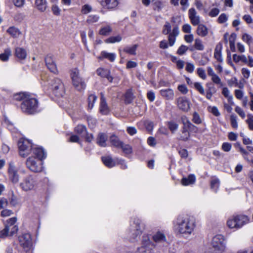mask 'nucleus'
<instances>
[{"instance_id":"obj_1","label":"nucleus","mask_w":253,"mask_h":253,"mask_svg":"<svg viewBox=\"0 0 253 253\" xmlns=\"http://www.w3.org/2000/svg\"><path fill=\"white\" fill-rule=\"evenodd\" d=\"M195 226V222L192 217L179 216L174 223L173 230L177 234L187 237L192 233Z\"/></svg>"},{"instance_id":"obj_2","label":"nucleus","mask_w":253,"mask_h":253,"mask_svg":"<svg viewBox=\"0 0 253 253\" xmlns=\"http://www.w3.org/2000/svg\"><path fill=\"white\" fill-rule=\"evenodd\" d=\"M16 100L22 101L21 109L27 114H32L37 112L38 108V101L31 95L26 93H19L14 95Z\"/></svg>"},{"instance_id":"obj_3","label":"nucleus","mask_w":253,"mask_h":253,"mask_svg":"<svg viewBox=\"0 0 253 253\" xmlns=\"http://www.w3.org/2000/svg\"><path fill=\"white\" fill-rule=\"evenodd\" d=\"M248 216L243 214L234 215L229 217L226 225L230 229L238 230L249 222Z\"/></svg>"},{"instance_id":"obj_4","label":"nucleus","mask_w":253,"mask_h":253,"mask_svg":"<svg viewBox=\"0 0 253 253\" xmlns=\"http://www.w3.org/2000/svg\"><path fill=\"white\" fill-rule=\"evenodd\" d=\"M226 244L225 238L221 235H217L214 236L207 249V252L209 253H222L225 250Z\"/></svg>"},{"instance_id":"obj_5","label":"nucleus","mask_w":253,"mask_h":253,"mask_svg":"<svg viewBox=\"0 0 253 253\" xmlns=\"http://www.w3.org/2000/svg\"><path fill=\"white\" fill-rule=\"evenodd\" d=\"M37 186L38 182L36 177L30 174L22 177L19 182V187L22 191L25 192L35 191Z\"/></svg>"},{"instance_id":"obj_6","label":"nucleus","mask_w":253,"mask_h":253,"mask_svg":"<svg viewBox=\"0 0 253 253\" xmlns=\"http://www.w3.org/2000/svg\"><path fill=\"white\" fill-rule=\"evenodd\" d=\"M144 230L143 225L140 221L137 220L130 225L128 233L127 238L131 242H135L138 241V238L141 235Z\"/></svg>"},{"instance_id":"obj_7","label":"nucleus","mask_w":253,"mask_h":253,"mask_svg":"<svg viewBox=\"0 0 253 253\" xmlns=\"http://www.w3.org/2000/svg\"><path fill=\"white\" fill-rule=\"evenodd\" d=\"M155 244L148 235H144L141 240V246L138 248L136 253H155L154 249Z\"/></svg>"},{"instance_id":"obj_8","label":"nucleus","mask_w":253,"mask_h":253,"mask_svg":"<svg viewBox=\"0 0 253 253\" xmlns=\"http://www.w3.org/2000/svg\"><path fill=\"white\" fill-rule=\"evenodd\" d=\"M70 76L74 86L79 91L85 88V84L82 78L80 75L78 69H74L71 71Z\"/></svg>"},{"instance_id":"obj_9","label":"nucleus","mask_w":253,"mask_h":253,"mask_svg":"<svg viewBox=\"0 0 253 253\" xmlns=\"http://www.w3.org/2000/svg\"><path fill=\"white\" fill-rule=\"evenodd\" d=\"M26 164L27 168L33 172H40L43 170L42 160L36 159L35 157L31 156L28 158Z\"/></svg>"},{"instance_id":"obj_10","label":"nucleus","mask_w":253,"mask_h":253,"mask_svg":"<svg viewBox=\"0 0 253 253\" xmlns=\"http://www.w3.org/2000/svg\"><path fill=\"white\" fill-rule=\"evenodd\" d=\"M19 154L23 157L27 156L33 149L32 144L29 140L21 139L18 143Z\"/></svg>"},{"instance_id":"obj_11","label":"nucleus","mask_w":253,"mask_h":253,"mask_svg":"<svg viewBox=\"0 0 253 253\" xmlns=\"http://www.w3.org/2000/svg\"><path fill=\"white\" fill-rule=\"evenodd\" d=\"M233 60L236 63L242 62L250 67H253V57L252 56L248 55L247 56L245 54H234L233 55Z\"/></svg>"},{"instance_id":"obj_12","label":"nucleus","mask_w":253,"mask_h":253,"mask_svg":"<svg viewBox=\"0 0 253 253\" xmlns=\"http://www.w3.org/2000/svg\"><path fill=\"white\" fill-rule=\"evenodd\" d=\"M20 246L26 251H29L32 247V242L31 235L29 233H24L19 237Z\"/></svg>"},{"instance_id":"obj_13","label":"nucleus","mask_w":253,"mask_h":253,"mask_svg":"<svg viewBox=\"0 0 253 253\" xmlns=\"http://www.w3.org/2000/svg\"><path fill=\"white\" fill-rule=\"evenodd\" d=\"M176 104L179 109L183 112H187L190 110L191 103L185 96L178 97L176 100Z\"/></svg>"},{"instance_id":"obj_14","label":"nucleus","mask_w":253,"mask_h":253,"mask_svg":"<svg viewBox=\"0 0 253 253\" xmlns=\"http://www.w3.org/2000/svg\"><path fill=\"white\" fill-rule=\"evenodd\" d=\"M8 177L10 181L13 184H17L19 182V175L18 169L13 163H10L8 169Z\"/></svg>"},{"instance_id":"obj_15","label":"nucleus","mask_w":253,"mask_h":253,"mask_svg":"<svg viewBox=\"0 0 253 253\" xmlns=\"http://www.w3.org/2000/svg\"><path fill=\"white\" fill-rule=\"evenodd\" d=\"M188 17L193 25L197 26L200 23V16L194 8L192 7L188 10Z\"/></svg>"},{"instance_id":"obj_16","label":"nucleus","mask_w":253,"mask_h":253,"mask_svg":"<svg viewBox=\"0 0 253 253\" xmlns=\"http://www.w3.org/2000/svg\"><path fill=\"white\" fill-rule=\"evenodd\" d=\"M100 5L106 9H113L118 5L117 0H98Z\"/></svg>"},{"instance_id":"obj_17","label":"nucleus","mask_w":253,"mask_h":253,"mask_svg":"<svg viewBox=\"0 0 253 253\" xmlns=\"http://www.w3.org/2000/svg\"><path fill=\"white\" fill-rule=\"evenodd\" d=\"M179 34V30L178 27L176 26L173 28L172 31L170 32L168 37L169 46H172L174 45L176 41V37L178 36Z\"/></svg>"},{"instance_id":"obj_18","label":"nucleus","mask_w":253,"mask_h":253,"mask_svg":"<svg viewBox=\"0 0 253 253\" xmlns=\"http://www.w3.org/2000/svg\"><path fill=\"white\" fill-rule=\"evenodd\" d=\"M45 62L47 68L50 72L54 74H57L58 70L56 65L51 57L48 56L45 58Z\"/></svg>"},{"instance_id":"obj_19","label":"nucleus","mask_w":253,"mask_h":253,"mask_svg":"<svg viewBox=\"0 0 253 253\" xmlns=\"http://www.w3.org/2000/svg\"><path fill=\"white\" fill-rule=\"evenodd\" d=\"M52 89L54 90L55 93L57 94L58 95H61V92L63 90V84L61 81L59 79H55L54 80L53 83L51 84Z\"/></svg>"},{"instance_id":"obj_20","label":"nucleus","mask_w":253,"mask_h":253,"mask_svg":"<svg viewBox=\"0 0 253 253\" xmlns=\"http://www.w3.org/2000/svg\"><path fill=\"white\" fill-rule=\"evenodd\" d=\"M160 93L161 96L167 100H172L174 98V91L171 88L162 89L160 90Z\"/></svg>"},{"instance_id":"obj_21","label":"nucleus","mask_w":253,"mask_h":253,"mask_svg":"<svg viewBox=\"0 0 253 253\" xmlns=\"http://www.w3.org/2000/svg\"><path fill=\"white\" fill-rule=\"evenodd\" d=\"M14 55L19 60L26 58L27 53L25 49L21 47H16L14 50Z\"/></svg>"},{"instance_id":"obj_22","label":"nucleus","mask_w":253,"mask_h":253,"mask_svg":"<svg viewBox=\"0 0 253 253\" xmlns=\"http://www.w3.org/2000/svg\"><path fill=\"white\" fill-rule=\"evenodd\" d=\"M99 110L100 113L103 115H107L110 112V109L107 104L105 98L102 93Z\"/></svg>"},{"instance_id":"obj_23","label":"nucleus","mask_w":253,"mask_h":253,"mask_svg":"<svg viewBox=\"0 0 253 253\" xmlns=\"http://www.w3.org/2000/svg\"><path fill=\"white\" fill-rule=\"evenodd\" d=\"M154 242L156 243H160L167 242L165 234L162 231H157L152 236Z\"/></svg>"},{"instance_id":"obj_24","label":"nucleus","mask_w":253,"mask_h":253,"mask_svg":"<svg viewBox=\"0 0 253 253\" xmlns=\"http://www.w3.org/2000/svg\"><path fill=\"white\" fill-rule=\"evenodd\" d=\"M116 57V55L114 53H109L106 51H102L100 56L97 58L100 60H102L104 59H107L110 62H113L115 61Z\"/></svg>"},{"instance_id":"obj_25","label":"nucleus","mask_w":253,"mask_h":253,"mask_svg":"<svg viewBox=\"0 0 253 253\" xmlns=\"http://www.w3.org/2000/svg\"><path fill=\"white\" fill-rule=\"evenodd\" d=\"M97 75L102 77L106 78L110 82H112L113 77L110 75V71L102 68H99L96 70Z\"/></svg>"},{"instance_id":"obj_26","label":"nucleus","mask_w":253,"mask_h":253,"mask_svg":"<svg viewBox=\"0 0 253 253\" xmlns=\"http://www.w3.org/2000/svg\"><path fill=\"white\" fill-rule=\"evenodd\" d=\"M107 139V135L105 133L100 132L98 134L96 143L99 146L105 147L107 146L106 142Z\"/></svg>"},{"instance_id":"obj_27","label":"nucleus","mask_w":253,"mask_h":253,"mask_svg":"<svg viewBox=\"0 0 253 253\" xmlns=\"http://www.w3.org/2000/svg\"><path fill=\"white\" fill-rule=\"evenodd\" d=\"M102 160L104 164L108 168H112L117 163V159H113L110 156L103 157Z\"/></svg>"},{"instance_id":"obj_28","label":"nucleus","mask_w":253,"mask_h":253,"mask_svg":"<svg viewBox=\"0 0 253 253\" xmlns=\"http://www.w3.org/2000/svg\"><path fill=\"white\" fill-rule=\"evenodd\" d=\"M196 33L199 36L204 37L208 34V29L205 25L199 23L198 25Z\"/></svg>"},{"instance_id":"obj_29","label":"nucleus","mask_w":253,"mask_h":253,"mask_svg":"<svg viewBox=\"0 0 253 253\" xmlns=\"http://www.w3.org/2000/svg\"><path fill=\"white\" fill-rule=\"evenodd\" d=\"M222 47V46L221 43H218L215 47L214 52V58L220 62H222L223 61V59L221 53Z\"/></svg>"},{"instance_id":"obj_30","label":"nucleus","mask_w":253,"mask_h":253,"mask_svg":"<svg viewBox=\"0 0 253 253\" xmlns=\"http://www.w3.org/2000/svg\"><path fill=\"white\" fill-rule=\"evenodd\" d=\"M6 32L14 38H17L21 35V32L14 26L8 28Z\"/></svg>"},{"instance_id":"obj_31","label":"nucleus","mask_w":253,"mask_h":253,"mask_svg":"<svg viewBox=\"0 0 253 253\" xmlns=\"http://www.w3.org/2000/svg\"><path fill=\"white\" fill-rule=\"evenodd\" d=\"M17 218L15 217L10 218L6 221L5 225H8L9 226H11L12 233H17L18 230V226L15 224Z\"/></svg>"},{"instance_id":"obj_32","label":"nucleus","mask_w":253,"mask_h":253,"mask_svg":"<svg viewBox=\"0 0 253 253\" xmlns=\"http://www.w3.org/2000/svg\"><path fill=\"white\" fill-rule=\"evenodd\" d=\"M204 48L205 46L202 40L200 39H196L195 40L193 46L190 47L189 49L190 51H193L194 49L202 51L204 49Z\"/></svg>"},{"instance_id":"obj_33","label":"nucleus","mask_w":253,"mask_h":253,"mask_svg":"<svg viewBox=\"0 0 253 253\" xmlns=\"http://www.w3.org/2000/svg\"><path fill=\"white\" fill-rule=\"evenodd\" d=\"M16 233L11 232V226L5 225L4 229L0 232V238H5L7 236H13Z\"/></svg>"},{"instance_id":"obj_34","label":"nucleus","mask_w":253,"mask_h":253,"mask_svg":"<svg viewBox=\"0 0 253 253\" xmlns=\"http://www.w3.org/2000/svg\"><path fill=\"white\" fill-rule=\"evenodd\" d=\"M196 178L194 175L190 174L187 177H184L181 179V183L184 186L192 184L195 183Z\"/></svg>"},{"instance_id":"obj_35","label":"nucleus","mask_w":253,"mask_h":253,"mask_svg":"<svg viewBox=\"0 0 253 253\" xmlns=\"http://www.w3.org/2000/svg\"><path fill=\"white\" fill-rule=\"evenodd\" d=\"M33 154L35 155L36 159L42 160L45 158V153L43 150L41 148H33Z\"/></svg>"},{"instance_id":"obj_36","label":"nucleus","mask_w":253,"mask_h":253,"mask_svg":"<svg viewBox=\"0 0 253 253\" xmlns=\"http://www.w3.org/2000/svg\"><path fill=\"white\" fill-rule=\"evenodd\" d=\"M137 47V44H133L130 46H126L124 48L123 51L129 54L135 55L136 54V51Z\"/></svg>"},{"instance_id":"obj_37","label":"nucleus","mask_w":253,"mask_h":253,"mask_svg":"<svg viewBox=\"0 0 253 253\" xmlns=\"http://www.w3.org/2000/svg\"><path fill=\"white\" fill-rule=\"evenodd\" d=\"M110 141L112 145L117 148H120L123 143V142L120 140L119 138L115 135H112L110 136Z\"/></svg>"},{"instance_id":"obj_38","label":"nucleus","mask_w":253,"mask_h":253,"mask_svg":"<svg viewBox=\"0 0 253 253\" xmlns=\"http://www.w3.org/2000/svg\"><path fill=\"white\" fill-rule=\"evenodd\" d=\"M11 55V50L10 48L4 49V52L0 54V60L2 61H7Z\"/></svg>"},{"instance_id":"obj_39","label":"nucleus","mask_w":253,"mask_h":253,"mask_svg":"<svg viewBox=\"0 0 253 253\" xmlns=\"http://www.w3.org/2000/svg\"><path fill=\"white\" fill-rule=\"evenodd\" d=\"M35 4L37 8L42 12L44 11L46 8V0H36Z\"/></svg>"},{"instance_id":"obj_40","label":"nucleus","mask_w":253,"mask_h":253,"mask_svg":"<svg viewBox=\"0 0 253 253\" xmlns=\"http://www.w3.org/2000/svg\"><path fill=\"white\" fill-rule=\"evenodd\" d=\"M112 32V28L110 25H107L102 26L99 31V34L102 36H108Z\"/></svg>"},{"instance_id":"obj_41","label":"nucleus","mask_w":253,"mask_h":253,"mask_svg":"<svg viewBox=\"0 0 253 253\" xmlns=\"http://www.w3.org/2000/svg\"><path fill=\"white\" fill-rule=\"evenodd\" d=\"M122 40V37L121 35H117L115 36H111L105 40V42L106 43H114L115 42H119Z\"/></svg>"},{"instance_id":"obj_42","label":"nucleus","mask_w":253,"mask_h":253,"mask_svg":"<svg viewBox=\"0 0 253 253\" xmlns=\"http://www.w3.org/2000/svg\"><path fill=\"white\" fill-rule=\"evenodd\" d=\"M75 131L76 133L82 135H85L86 134V128L82 125H79L75 128Z\"/></svg>"},{"instance_id":"obj_43","label":"nucleus","mask_w":253,"mask_h":253,"mask_svg":"<svg viewBox=\"0 0 253 253\" xmlns=\"http://www.w3.org/2000/svg\"><path fill=\"white\" fill-rule=\"evenodd\" d=\"M222 94L227 99L229 102L232 101L233 99V96L230 94V92L227 87H224L222 88Z\"/></svg>"},{"instance_id":"obj_44","label":"nucleus","mask_w":253,"mask_h":253,"mask_svg":"<svg viewBox=\"0 0 253 253\" xmlns=\"http://www.w3.org/2000/svg\"><path fill=\"white\" fill-rule=\"evenodd\" d=\"M242 39L248 45H250L253 42V37L247 33H244L243 34Z\"/></svg>"},{"instance_id":"obj_45","label":"nucleus","mask_w":253,"mask_h":253,"mask_svg":"<svg viewBox=\"0 0 253 253\" xmlns=\"http://www.w3.org/2000/svg\"><path fill=\"white\" fill-rule=\"evenodd\" d=\"M250 130L253 131V115L248 114L247 115V119L246 120Z\"/></svg>"},{"instance_id":"obj_46","label":"nucleus","mask_w":253,"mask_h":253,"mask_svg":"<svg viewBox=\"0 0 253 253\" xmlns=\"http://www.w3.org/2000/svg\"><path fill=\"white\" fill-rule=\"evenodd\" d=\"M97 99V97L91 94L88 97V106L90 109H91L94 106V103Z\"/></svg>"},{"instance_id":"obj_47","label":"nucleus","mask_w":253,"mask_h":253,"mask_svg":"<svg viewBox=\"0 0 253 253\" xmlns=\"http://www.w3.org/2000/svg\"><path fill=\"white\" fill-rule=\"evenodd\" d=\"M167 126L169 128V129L172 132H174L176 131L178 127V125L173 121L168 122L167 123Z\"/></svg>"},{"instance_id":"obj_48","label":"nucleus","mask_w":253,"mask_h":253,"mask_svg":"<svg viewBox=\"0 0 253 253\" xmlns=\"http://www.w3.org/2000/svg\"><path fill=\"white\" fill-rule=\"evenodd\" d=\"M120 148H122V150L126 154H130L132 153V148L129 145H124L123 143Z\"/></svg>"},{"instance_id":"obj_49","label":"nucleus","mask_w":253,"mask_h":253,"mask_svg":"<svg viewBox=\"0 0 253 253\" xmlns=\"http://www.w3.org/2000/svg\"><path fill=\"white\" fill-rule=\"evenodd\" d=\"M194 86L201 94L204 95L205 94L204 88L201 83L196 82L194 84Z\"/></svg>"},{"instance_id":"obj_50","label":"nucleus","mask_w":253,"mask_h":253,"mask_svg":"<svg viewBox=\"0 0 253 253\" xmlns=\"http://www.w3.org/2000/svg\"><path fill=\"white\" fill-rule=\"evenodd\" d=\"M92 10V7L89 4H84L82 7L81 12L83 14H87Z\"/></svg>"},{"instance_id":"obj_51","label":"nucleus","mask_w":253,"mask_h":253,"mask_svg":"<svg viewBox=\"0 0 253 253\" xmlns=\"http://www.w3.org/2000/svg\"><path fill=\"white\" fill-rule=\"evenodd\" d=\"M171 26L170 24L168 22H166L164 26L163 30V33L165 35H168L169 34V33L171 32Z\"/></svg>"},{"instance_id":"obj_52","label":"nucleus","mask_w":253,"mask_h":253,"mask_svg":"<svg viewBox=\"0 0 253 253\" xmlns=\"http://www.w3.org/2000/svg\"><path fill=\"white\" fill-rule=\"evenodd\" d=\"M219 185V181L217 178H213L211 180V188L214 191H216Z\"/></svg>"},{"instance_id":"obj_53","label":"nucleus","mask_w":253,"mask_h":253,"mask_svg":"<svg viewBox=\"0 0 253 253\" xmlns=\"http://www.w3.org/2000/svg\"><path fill=\"white\" fill-rule=\"evenodd\" d=\"M188 49V47L185 45L182 44L178 48L176 53L179 55H182L186 53Z\"/></svg>"},{"instance_id":"obj_54","label":"nucleus","mask_w":253,"mask_h":253,"mask_svg":"<svg viewBox=\"0 0 253 253\" xmlns=\"http://www.w3.org/2000/svg\"><path fill=\"white\" fill-rule=\"evenodd\" d=\"M144 125L145 126L146 129L149 132H151L154 127V123L153 122L146 120L144 122Z\"/></svg>"},{"instance_id":"obj_55","label":"nucleus","mask_w":253,"mask_h":253,"mask_svg":"<svg viewBox=\"0 0 253 253\" xmlns=\"http://www.w3.org/2000/svg\"><path fill=\"white\" fill-rule=\"evenodd\" d=\"M211 80L216 84L220 85V86L223 85L221 79L216 74L211 77Z\"/></svg>"},{"instance_id":"obj_56","label":"nucleus","mask_w":253,"mask_h":253,"mask_svg":"<svg viewBox=\"0 0 253 253\" xmlns=\"http://www.w3.org/2000/svg\"><path fill=\"white\" fill-rule=\"evenodd\" d=\"M99 19V16L97 15H90L87 19V22L90 24H92L98 21Z\"/></svg>"},{"instance_id":"obj_57","label":"nucleus","mask_w":253,"mask_h":253,"mask_svg":"<svg viewBox=\"0 0 253 253\" xmlns=\"http://www.w3.org/2000/svg\"><path fill=\"white\" fill-rule=\"evenodd\" d=\"M197 73L198 76L203 80H206L207 78L206 74L205 71L202 68H199L197 69Z\"/></svg>"},{"instance_id":"obj_58","label":"nucleus","mask_w":253,"mask_h":253,"mask_svg":"<svg viewBox=\"0 0 253 253\" xmlns=\"http://www.w3.org/2000/svg\"><path fill=\"white\" fill-rule=\"evenodd\" d=\"M230 122L231 126L234 128H237L238 127V123L237 121V117L235 115H232L230 116Z\"/></svg>"},{"instance_id":"obj_59","label":"nucleus","mask_w":253,"mask_h":253,"mask_svg":"<svg viewBox=\"0 0 253 253\" xmlns=\"http://www.w3.org/2000/svg\"><path fill=\"white\" fill-rule=\"evenodd\" d=\"M234 94L237 99L241 100L243 98L244 92L241 89H235L234 91Z\"/></svg>"},{"instance_id":"obj_60","label":"nucleus","mask_w":253,"mask_h":253,"mask_svg":"<svg viewBox=\"0 0 253 253\" xmlns=\"http://www.w3.org/2000/svg\"><path fill=\"white\" fill-rule=\"evenodd\" d=\"M192 121L196 124H200L202 123V120L199 115L197 112L193 113Z\"/></svg>"},{"instance_id":"obj_61","label":"nucleus","mask_w":253,"mask_h":253,"mask_svg":"<svg viewBox=\"0 0 253 253\" xmlns=\"http://www.w3.org/2000/svg\"><path fill=\"white\" fill-rule=\"evenodd\" d=\"M232 148L231 144L228 142H224L221 146L222 150L224 152H229Z\"/></svg>"},{"instance_id":"obj_62","label":"nucleus","mask_w":253,"mask_h":253,"mask_svg":"<svg viewBox=\"0 0 253 253\" xmlns=\"http://www.w3.org/2000/svg\"><path fill=\"white\" fill-rule=\"evenodd\" d=\"M228 19V17L227 15L225 13H222L219 15L217 19V21L219 23L222 24L224 23L227 21Z\"/></svg>"},{"instance_id":"obj_63","label":"nucleus","mask_w":253,"mask_h":253,"mask_svg":"<svg viewBox=\"0 0 253 253\" xmlns=\"http://www.w3.org/2000/svg\"><path fill=\"white\" fill-rule=\"evenodd\" d=\"M191 30L192 27L189 24H185L182 27V31L185 33H191Z\"/></svg>"},{"instance_id":"obj_64","label":"nucleus","mask_w":253,"mask_h":253,"mask_svg":"<svg viewBox=\"0 0 253 253\" xmlns=\"http://www.w3.org/2000/svg\"><path fill=\"white\" fill-rule=\"evenodd\" d=\"M235 111L242 118L244 119L245 118V113L241 107L236 106L235 107Z\"/></svg>"}]
</instances>
